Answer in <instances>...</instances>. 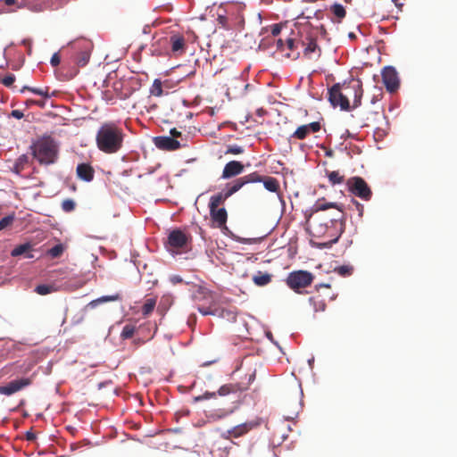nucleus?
<instances>
[{
	"label": "nucleus",
	"mask_w": 457,
	"mask_h": 457,
	"mask_svg": "<svg viewBox=\"0 0 457 457\" xmlns=\"http://www.w3.org/2000/svg\"><path fill=\"white\" fill-rule=\"evenodd\" d=\"M170 56H181L187 49V42L183 35L170 33L169 35Z\"/></svg>",
	"instance_id": "1a4fd4ad"
},
{
	"label": "nucleus",
	"mask_w": 457,
	"mask_h": 457,
	"mask_svg": "<svg viewBox=\"0 0 457 457\" xmlns=\"http://www.w3.org/2000/svg\"><path fill=\"white\" fill-rule=\"evenodd\" d=\"M320 123L319 121H313L309 124L299 126L296 130L292 134L291 137L303 140L310 133H316L320 130Z\"/></svg>",
	"instance_id": "4468645a"
},
{
	"label": "nucleus",
	"mask_w": 457,
	"mask_h": 457,
	"mask_svg": "<svg viewBox=\"0 0 457 457\" xmlns=\"http://www.w3.org/2000/svg\"><path fill=\"white\" fill-rule=\"evenodd\" d=\"M217 393L215 392H205L204 395H199L195 398L196 401H203V400H208L211 398H215Z\"/></svg>",
	"instance_id": "09e8293b"
},
{
	"label": "nucleus",
	"mask_w": 457,
	"mask_h": 457,
	"mask_svg": "<svg viewBox=\"0 0 457 457\" xmlns=\"http://www.w3.org/2000/svg\"><path fill=\"white\" fill-rule=\"evenodd\" d=\"M314 212H323L316 215L312 220H307L312 236L326 237L330 243L337 242L345 228L343 210L336 203L321 204L318 201Z\"/></svg>",
	"instance_id": "f257e3e1"
},
{
	"label": "nucleus",
	"mask_w": 457,
	"mask_h": 457,
	"mask_svg": "<svg viewBox=\"0 0 457 457\" xmlns=\"http://www.w3.org/2000/svg\"><path fill=\"white\" fill-rule=\"evenodd\" d=\"M25 90H29L36 95H38V96H41L45 98H49L51 97V95L49 94V87H28V86H25L21 91L23 92Z\"/></svg>",
	"instance_id": "c85d7f7f"
},
{
	"label": "nucleus",
	"mask_w": 457,
	"mask_h": 457,
	"mask_svg": "<svg viewBox=\"0 0 457 457\" xmlns=\"http://www.w3.org/2000/svg\"><path fill=\"white\" fill-rule=\"evenodd\" d=\"M124 137V130L117 122L105 121L96 131V144L101 152L112 154L121 150Z\"/></svg>",
	"instance_id": "f03ea898"
},
{
	"label": "nucleus",
	"mask_w": 457,
	"mask_h": 457,
	"mask_svg": "<svg viewBox=\"0 0 457 457\" xmlns=\"http://www.w3.org/2000/svg\"><path fill=\"white\" fill-rule=\"evenodd\" d=\"M352 88L354 91V99L353 102V108H357L358 106L361 105V97H362L361 85L359 82H357L355 85H353L352 87Z\"/></svg>",
	"instance_id": "c756f323"
},
{
	"label": "nucleus",
	"mask_w": 457,
	"mask_h": 457,
	"mask_svg": "<svg viewBox=\"0 0 457 457\" xmlns=\"http://www.w3.org/2000/svg\"><path fill=\"white\" fill-rule=\"evenodd\" d=\"M64 251V247L62 245L58 244L53 246L51 249L48 250V253L53 258H58L60 257Z\"/></svg>",
	"instance_id": "ea45409f"
},
{
	"label": "nucleus",
	"mask_w": 457,
	"mask_h": 457,
	"mask_svg": "<svg viewBox=\"0 0 457 457\" xmlns=\"http://www.w3.org/2000/svg\"><path fill=\"white\" fill-rule=\"evenodd\" d=\"M259 425L260 423L257 421H247L237 426H235L234 428L224 433L222 436L225 439H229L230 437L238 438L247 434L250 430L257 428Z\"/></svg>",
	"instance_id": "f8f14e48"
},
{
	"label": "nucleus",
	"mask_w": 457,
	"mask_h": 457,
	"mask_svg": "<svg viewBox=\"0 0 457 457\" xmlns=\"http://www.w3.org/2000/svg\"><path fill=\"white\" fill-rule=\"evenodd\" d=\"M353 204L355 205L356 207V210L358 211L359 212V216L360 217H362L363 215V211H364V207L361 204H360L359 202L353 200Z\"/></svg>",
	"instance_id": "603ef678"
},
{
	"label": "nucleus",
	"mask_w": 457,
	"mask_h": 457,
	"mask_svg": "<svg viewBox=\"0 0 457 457\" xmlns=\"http://www.w3.org/2000/svg\"><path fill=\"white\" fill-rule=\"evenodd\" d=\"M171 137L176 138L181 137V132L177 130V129H170Z\"/></svg>",
	"instance_id": "4d7b16f0"
},
{
	"label": "nucleus",
	"mask_w": 457,
	"mask_h": 457,
	"mask_svg": "<svg viewBox=\"0 0 457 457\" xmlns=\"http://www.w3.org/2000/svg\"><path fill=\"white\" fill-rule=\"evenodd\" d=\"M247 390V386H242L241 383H228L221 386L217 394L220 396L228 395H239L242 392Z\"/></svg>",
	"instance_id": "f3484780"
},
{
	"label": "nucleus",
	"mask_w": 457,
	"mask_h": 457,
	"mask_svg": "<svg viewBox=\"0 0 457 457\" xmlns=\"http://www.w3.org/2000/svg\"><path fill=\"white\" fill-rule=\"evenodd\" d=\"M254 378H255V372H253V374H251V375L249 376L248 383H247V384H245V386H247V387H248V386H249V384H250V383L254 379Z\"/></svg>",
	"instance_id": "052dcab7"
},
{
	"label": "nucleus",
	"mask_w": 457,
	"mask_h": 457,
	"mask_svg": "<svg viewBox=\"0 0 457 457\" xmlns=\"http://www.w3.org/2000/svg\"><path fill=\"white\" fill-rule=\"evenodd\" d=\"M210 295V291L204 287L199 285L193 286L192 297L195 301H200L207 298Z\"/></svg>",
	"instance_id": "a878e982"
},
{
	"label": "nucleus",
	"mask_w": 457,
	"mask_h": 457,
	"mask_svg": "<svg viewBox=\"0 0 457 457\" xmlns=\"http://www.w3.org/2000/svg\"><path fill=\"white\" fill-rule=\"evenodd\" d=\"M13 220H14V216L13 215H8V216H5L4 218H3L0 220V230H3L5 228H7L10 225H12Z\"/></svg>",
	"instance_id": "c03bdc74"
},
{
	"label": "nucleus",
	"mask_w": 457,
	"mask_h": 457,
	"mask_svg": "<svg viewBox=\"0 0 457 457\" xmlns=\"http://www.w3.org/2000/svg\"><path fill=\"white\" fill-rule=\"evenodd\" d=\"M314 276L307 270L292 271L287 278V285L296 293H302V289L309 287L313 281Z\"/></svg>",
	"instance_id": "39448f33"
},
{
	"label": "nucleus",
	"mask_w": 457,
	"mask_h": 457,
	"mask_svg": "<svg viewBox=\"0 0 457 457\" xmlns=\"http://www.w3.org/2000/svg\"><path fill=\"white\" fill-rule=\"evenodd\" d=\"M156 305V299L148 298L145 300L142 306V313L144 316H148L154 309Z\"/></svg>",
	"instance_id": "7c9ffc66"
},
{
	"label": "nucleus",
	"mask_w": 457,
	"mask_h": 457,
	"mask_svg": "<svg viewBox=\"0 0 457 457\" xmlns=\"http://www.w3.org/2000/svg\"><path fill=\"white\" fill-rule=\"evenodd\" d=\"M35 103H36V101H35V100H28V101H27V104H28V105H29V104H35Z\"/></svg>",
	"instance_id": "e2e57ef3"
},
{
	"label": "nucleus",
	"mask_w": 457,
	"mask_h": 457,
	"mask_svg": "<svg viewBox=\"0 0 457 457\" xmlns=\"http://www.w3.org/2000/svg\"><path fill=\"white\" fill-rule=\"evenodd\" d=\"M12 116L16 118V119H21L24 115H23V112L20 110H13L12 112Z\"/></svg>",
	"instance_id": "6e6d98bb"
},
{
	"label": "nucleus",
	"mask_w": 457,
	"mask_h": 457,
	"mask_svg": "<svg viewBox=\"0 0 457 457\" xmlns=\"http://www.w3.org/2000/svg\"><path fill=\"white\" fill-rule=\"evenodd\" d=\"M244 153V148L237 145H228L225 154H241Z\"/></svg>",
	"instance_id": "37998d69"
},
{
	"label": "nucleus",
	"mask_w": 457,
	"mask_h": 457,
	"mask_svg": "<svg viewBox=\"0 0 457 457\" xmlns=\"http://www.w3.org/2000/svg\"><path fill=\"white\" fill-rule=\"evenodd\" d=\"M198 311L203 315H214V316H216V314H218V312H220V309L219 308H215V309L212 310L211 307H199Z\"/></svg>",
	"instance_id": "49530a36"
},
{
	"label": "nucleus",
	"mask_w": 457,
	"mask_h": 457,
	"mask_svg": "<svg viewBox=\"0 0 457 457\" xmlns=\"http://www.w3.org/2000/svg\"><path fill=\"white\" fill-rule=\"evenodd\" d=\"M31 383L32 379L30 378H22L12 380L6 385L0 386V394L4 395H12L30 386Z\"/></svg>",
	"instance_id": "9b49d317"
},
{
	"label": "nucleus",
	"mask_w": 457,
	"mask_h": 457,
	"mask_svg": "<svg viewBox=\"0 0 457 457\" xmlns=\"http://www.w3.org/2000/svg\"><path fill=\"white\" fill-rule=\"evenodd\" d=\"M296 48L295 42L293 38H287L286 40V50H288L289 52H287L285 54V56L287 58L296 59L299 56V53H295L294 50Z\"/></svg>",
	"instance_id": "cd10ccee"
},
{
	"label": "nucleus",
	"mask_w": 457,
	"mask_h": 457,
	"mask_svg": "<svg viewBox=\"0 0 457 457\" xmlns=\"http://www.w3.org/2000/svg\"><path fill=\"white\" fill-rule=\"evenodd\" d=\"M317 49L320 51L316 39L308 38V42H307L306 46L303 51L304 54L309 55V54L314 53Z\"/></svg>",
	"instance_id": "4c0bfd02"
},
{
	"label": "nucleus",
	"mask_w": 457,
	"mask_h": 457,
	"mask_svg": "<svg viewBox=\"0 0 457 457\" xmlns=\"http://www.w3.org/2000/svg\"><path fill=\"white\" fill-rule=\"evenodd\" d=\"M55 289L53 286H49V285H38L37 286L35 291L38 294V295H47V294H50L52 292H54Z\"/></svg>",
	"instance_id": "a19ab883"
},
{
	"label": "nucleus",
	"mask_w": 457,
	"mask_h": 457,
	"mask_svg": "<svg viewBox=\"0 0 457 457\" xmlns=\"http://www.w3.org/2000/svg\"><path fill=\"white\" fill-rule=\"evenodd\" d=\"M272 275L268 272L258 271L253 277V282L257 287H265L271 282Z\"/></svg>",
	"instance_id": "b1692460"
},
{
	"label": "nucleus",
	"mask_w": 457,
	"mask_h": 457,
	"mask_svg": "<svg viewBox=\"0 0 457 457\" xmlns=\"http://www.w3.org/2000/svg\"><path fill=\"white\" fill-rule=\"evenodd\" d=\"M76 204L72 199H65L62 203V208L66 212H71L75 209Z\"/></svg>",
	"instance_id": "79ce46f5"
},
{
	"label": "nucleus",
	"mask_w": 457,
	"mask_h": 457,
	"mask_svg": "<svg viewBox=\"0 0 457 457\" xmlns=\"http://www.w3.org/2000/svg\"><path fill=\"white\" fill-rule=\"evenodd\" d=\"M188 237L180 229L172 230L168 236V245L173 249H181L187 245Z\"/></svg>",
	"instance_id": "ddd939ff"
},
{
	"label": "nucleus",
	"mask_w": 457,
	"mask_h": 457,
	"mask_svg": "<svg viewBox=\"0 0 457 457\" xmlns=\"http://www.w3.org/2000/svg\"><path fill=\"white\" fill-rule=\"evenodd\" d=\"M30 150L33 157L40 164H52L55 162L58 156V145L50 136H43L33 142Z\"/></svg>",
	"instance_id": "7ed1b4c3"
},
{
	"label": "nucleus",
	"mask_w": 457,
	"mask_h": 457,
	"mask_svg": "<svg viewBox=\"0 0 457 457\" xmlns=\"http://www.w3.org/2000/svg\"><path fill=\"white\" fill-rule=\"evenodd\" d=\"M327 155L328 156H332L333 155V152L331 150L327 152Z\"/></svg>",
	"instance_id": "69168bd1"
},
{
	"label": "nucleus",
	"mask_w": 457,
	"mask_h": 457,
	"mask_svg": "<svg viewBox=\"0 0 457 457\" xmlns=\"http://www.w3.org/2000/svg\"><path fill=\"white\" fill-rule=\"evenodd\" d=\"M381 75L383 83L388 92L393 93L399 88L400 80L398 78L397 71L394 67H385L382 71Z\"/></svg>",
	"instance_id": "9d476101"
},
{
	"label": "nucleus",
	"mask_w": 457,
	"mask_h": 457,
	"mask_svg": "<svg viewBox=\"0 0 457 457\" xmlns=\"http://www.w3.org/2000/svg\"><path fill=\"white\" fill-rule=\"evenodd\" d=\"M153 53L158 56H170L169 36L158 38L152 46Z\"/></svg>",
	"instance_id": "412c9836"
},
{
	"label": "nucleus",
	"mask_w": 457,
	"mask_h": 457,
	"mask_svg": "<svg viewBox=\"0 0 457 457\" xmlns=\"http://www.w3.org/2000/svg\"><path fill=\"white\" fill-rule=\"evenodd\" d=\"M216 316L227 319L228 320L230 321H235L237 318L236 312L232 310L228 309H220V312H218V314H216Z\"/></svg>",
	"instance_id": "e433bc0d"
},
{
	"label": "nucleus",
	"mask_w": 457,
	"mask_h": 457,
	"mask_svg": "<svg viewBox=\"0 0 457 457\" xmlns=\"http://www.w3.org/2000/svg\"><path fill=\"white\" fill-rule=\"evenodd\" d=\"M228 196L225 193H219L217 195H212L210 198L209 202V209H218L219 205L221 204Z\"/></svg>",
	"instance_id": "bb28decb"
},
{
	"label": "nucleus",
	"mask_w": 457,
	"mask_h": 457,
	"mask_svg": "<svg viewBox=\"0 0 457 457\" xmlns=\"http://www.w3.org/2000/svg\"><path fill=\"white\" fill-rule=\"evenodd\" d=\"M1 81L5 87H11L15 81V76L12 73H9L4 78H3Z\"/></svg>",
	"instance_id": "de8ad7c7"
},
{
	"label": "nucleus",
	"mask_w": 457,
	"mask_h": 457,
	"mask_svg": "<svg viewBox=\"0 0 457 457\" xmlns=\"http://www.w3.org/2000/svg\"><path fill=\"white\" fill-rule=\"evenodd\" d=\"M341 88L342 86L339 83L334 84L328 89V101L334 107L339 106L343 111H349L351 109L350 102Z\"/></svg>",
	"instance_id": "0eeeda50"
},
{
	"label": "nucleus",
	"mask_w": 457,
	"mask_h": 457,
	"mask_svg": "<svg viewBox=\"0 0 457 457\" xmlns=\"http://www.w3.org/2000/svg\"><path fill=\"white\" fill-rule=\"evenodd\" d=\"M155 145L158 148L168 151L178 150L181 146V144L178 140L170 137H155Z\"/></svg>",
	"instance_id": "6ab92c4d"
},
{
	"label": "nucleus",
	"mask_w": 457,
	"mask_h": 457,
	"mask_svg": "<svg viewBox=\"0 0 457 457\" xmlns=\"http://www.w3.org/2000/svg\"><path fill=\"white\" fill-rule=\"evenodd\" d=\"M349 37L350 38H355L354 33H353V32L349 33Z\"/></svg>",
	"instance_id": "0e129e2a"
},
{
	"label": "nucleus",
	"mask_w": 457,
	"mask_h": 457,
	"mask_svg": "<svg viewBox=\"0 0 457 457\" xmlns=\"http://www.w3.org/2000/svg\"><path fill=\"white\" fill-rule=\"evenodd\" d=\"M276 46H277V50H278L282 53L286 51V41H283L282 39H278L276 42Z\"/></svg>",
	"instance_id": "3c124183"
},
{
	"label": "nucleus",
	"mask_w": 457,
	"mask_h": 457,
	"mask_svg": "<svg viewBox=\"0 0 457 457\" xmlns=\"http://www.w3.org/2000/svg\"><path fill=\"white\" fill-rule=\"evenodd\" d=\"M331 11L334 13V15L338 18V21L344 19L346 15L345 7L340 4H334L331 6Z\"/></svg>",
	"instance_id": "72a5a7b5"
},
{
	"label": "nucleus",
	"mask_w": 457,
	"mask_h": 457,
	"mask_svg": "<svg viewBox=\"0 0 457 457\" xmlns=\"http://www.w3.org/2000/svg\"><path fill=\"white\" fill-rule=\"evenodd\" d=\"M32 245L29 243L22 244L17 245L14 249L12 250L11 255L13 257L20 256L28 251L31 250Z\"/></svg>",
	"instance_id": "2f4dec72"
},
{
	"label": "nucleus",
	"mask_w": 457,
	"mask_h": 457,
	"mask_svg": "<svg viewBox=\"0 0 457 457\" xmlns=\"http://www.w3.org/2000/svg\"><path fill=\"white\" fill-rule=\"evenodd\" d=\"M3 2L8 5V6H11V5H13L16 4V0H3Z\"/></svg>",
	"instance_id": "bf43d9fd"
},
{
	"label": "nucleus",
	"mask_w": 457,
	"mask_h": 457,
	"mask_svg": "<svg viewBox=\"0 0 457 457\" xmlns=\"http://www.w3.org/2000/svg\"><path fill=\"white\" fill-rule=\"evenodd\" d=\"M238 241H239V242L245 243V242H247L248 240H247V239H239Z\"/></svg>",
	"instance_id": "338daca9"
},
{
	"label": "nucleus",
	"mask_w": 457,
	"mask_h": 457,
	"mask_svg": "<svg viewBox=\"0 0 457 457\" xmlns=\"http://www.w3.org/2000/svg\"><path fill=\"white\" fill-rule=\"evenodd\" d=\"M281 31V28L279 27V25L278 24H275L272 26V29H271V34L273 36H278Z\"/></svg>",
	"instance_id": "5fc2aeb1"
},
{
	"label": "nucleus",
	"mask_w": 457,
	"mask_h": 457,
	"mask_svg": "<svg viewBox=\"0 0 457 457\" xmlns=\"http://www.w3.org/2000/svg\"><path fill=\"white\" fill-rule=\"evenodd\" d=\"M346 186L349 192L355 196L364 200L370 201L372 196V191L367 182L361 177H352L347 179Z\"/></svg>",
	"instance_id": "423d86ee"
},
{
	"label": "nucleus",
	"mask_w": 457,
	"mask_h": 457,
	"mask_svg": "<svg viewBox=\"0 0 457 457\" xmlns=\"http://www.w3.org/2000/svg\"><path fill=\"white\" fill-rule=\"evenodd\" d=\"M136 331V327L131 324H127L123 327L122 331L120 333V337L122 339H129L134 336Z\"/></svg>",
	"instance_id": "c9c22d12"
},
{
	"label": "nucleus",
	"mask_w": 457,
	"mask_h": 457,
	"mask_svg": "<svg viewBox=\"0 0 457 457\" xmlns=\"http://www.w3.org/2000/svg\"><path fill=\"white\" fill-rule=\"evenodd\" d=\"M77 176L87 182H90L94 179L95 170L89 163H79L76 169Z\"/></svg>",
	"instance_id": "4be33fe9"
},
{
	"label": "nucleus",
	"mask_w": 457,
	"mask_h": 457,
	"mask_svg": "<svg viewBox=\"0 0 457 457\" xmlns=\"http://www.w3.org/2000/svg\"><path fill=\"white\" fill-rule=\"evenodd\" d=\"M170 281L173 284V285H176V284H179V283H182L183 282V279L179 275H173L170 277Z\"/></svg>",
	"instance_id": "864d4df0"
},
{
	"label": "nucleus",
	"mask_w": 457,
	"mask_h": 457,
	"mask_svg": "<svg viewBox=\"0 0 457 457\" xmlns=\"http://www.w3.org/2000/svg\"><path fill=\"white\" fill-rule=\"evenodd\" d=\"M35 104H37L39 106H44V102H42V101H36Z\"/></svg>",
	"instance_id": "680f3d73"
},
{
	"label": "nucleus",
	"mask_w": 457,
	"mask_h": 457,
	"mask_svg": "<svg viewBox=\"0 0 457 457\" xmlns=\"http://www.w3.org/2000/svg\"><path fill=\"white\" fill-rule=\"evenodd\" d=\"M335 271L342 277L352 275L353 268L350 265H342L335 269Z\"/></svg>",
	"instance_id": "58836bf2"
},
{
	"label": "nucleus",
	"mask_w": 457,
	"mask_h": 457,
	"mask_svg": "<svg viewBox=\"0 0 457 457\" xmlns=\"http://www.w3.org/2000/svg\"><path fill=\"white\" fill-rule=\"evenodd\" d=\"M257 179V177L253 176L252 173L241 177L232 182V184L228 187L226 194L228 197H230L232 195L241 189L245 185L248 183H253V180Z\"/></svg>",
	"instance_id": "dca6fc26"
},
{
	"label": "nucleus",
	"mask_w": 457,
	"mask_h": 457,
	"mask_svg": "<svg viewBox=\"0 0 457 457\" xmlns=\"http://www.w3.org/2000/svg\"><path fill=\"white\" fill-rule=\"evenodd\" d=\"M120 300H121V295H120V294L116 293L114 295H104V296L99 297L96 300H93L87 304V306H89L91 308H95L99 303H106V302H115V301H120Z\"/></svg>",
	"instance_id": "393cba45"
},
{
	"label": "nucleus",
	"mask_w": 457,
	"mask_h": 457,
	"mask_svg": "<svg viewBox=\"0 0 457 457\" xmlns=\"http://www.w3.org/2000/svg\"><path fill=\"white\" fill-rule=\"evenodd\" d=\"M26 439L28 441H34L36 439V435L31 431H28L26 433Z\"/></svg>",
	"instance_id": "13d9d810"
},
{
	"label": "nucleus",
	"mask_w": 457,
	"mask_h": 457,
	"mask_svg": "<svg viewBox=\"0 0 457 457\" xmlns=\"http://www.w3.org/2000/svg\"><path fill=\"white\" fill-rule=\"evenodd\" d=\"M69 46L76 52L74 56L76 64L79 67L86 66L90 60L91 51L94 46L92 41L81 37L71 41Z\"/></svg>",
	"instance_id": "20e7f679"
},
{
	"label": "nucleus",
	"mask_w": 457,
	"mask_h": 457,
	"mask_svg": "<svg viewBox=\"0 0 457 457\" xmlns=\"http://www.w3.org/2000/svg\"><path fill=\"white\" fill-rule=\"evenodd\" d=\"M61 58L57 53L54 54L51 57L50 63L53 67H56L60 64Z\"/></svg>",
	"instance_id": "8fccbe9b"
},
{
	"label": "nucleus",
	"mask_w": 457,
	"mask_h": 457,
	"mask_svg": "<svg viewBox=\"0 0 457 457\" xmlns=\"http://www.w3.org/2000/svg\"><path fill=\"white\" fill-rule=\"evenodd\" d=\"M150 94L154 96H162L163 94L162 91V83L160 79H156L154 80L153 85L150 88Z\"/></svg>",
	"instance_id": "473e14b6"
},
{
	"label": "nucleus",
	"mask_w": 457,
	"mask_h": 457,
	"mask_svg": "<svg viewBox=\"0 0 457 457\" xmlns=\"http://www.w3.org/2000/svg\"><path fill=\"white\" fill-rule=\"evenodd\" d=\"M252 175L256 176L258 179L257 180H253V183L262 182L264 187L268 191L272 192V193L279 192L280 185H279L278 180L276 178L270 177V176H262L256 171L252 172Z\"/></svg>",
	"instance_id": "2eb2a0df"
},
{
	"label": "nucleus",
	"mask_w": 457,
	"mask_h": 457,
	"mask_svg": "<svg viewBox=\"0 0 457 457\" xmlns=\"http://www.w3.org/2000/svg\"><path fill=\"white\" fill-rule=\"evenodd\" d=\"M237 409V406H233L228 409H216L210 412L209 419H211L213 421H218L220 420H222L230 414H232L235 410Z\"/></svg>",
	"instance_id": "5701e85b"
},
{
	"label": "nucleus",
	"mask_w": 457,
	"mask_h": 457,
	"mask_svg": "<svg viewBox=\"0 0 457 457\" xmlns=\"http://www.w3.org/2000/svg\"><path fill=\"white\" fill-rule=\"evenodd\" d=\"M210 216L215 227L226 228L228 212L225 208L210 209Z\"/></svg>",
	"instance_id": "a211bd4d"
},
{
	"label": "nucleus",
	"mask_w": 457,
	"mask_h": 457,
	"mask_svg": "<svg viewBox=\"0 0 457 457\" xmlns=\"http://www.w3.org/2000/svg\"><path fill=\"white\" fill-rule=\"evenodd\" d=\"M328 178L332 185L341 184L344 181V176L337 170L328 172Z\"/></svg>",
	"instance_id": "f704fd0d"
},
{
	"label": "nucleus",
	"mask_w": 457,
	"mask_h": 457,
	"mask_svg": "<svg viewBox=\"0 0 457 457\" xmlns=\"http://www.w3.org/2000/svg\"><path fill=\"white\" fill-rule=\"evenodd\" d=\"M121 86H122L121 82H115L113 84V89L117 92V96L120 99H126L130 96V93L129 92H125V93L119 92Z\"/></svg>",
	"instance_id": "a18cd8bd"
},
{
	"label": "nucleus",
	"mask_w": 457,
	"mask_h": 457,
	"mask_svg": "<svg viewBox=\"0 0 457 457\" xmlns=\"http://www.w3.org/2000/svg\"><path fill=\"white\" fill-rule=\"evenodd\" d=\"M244 165L238 161L228 162L222 171L223 179H229L241 174L244 171Z\"/></svg>",
	"instance_id": "aec40b11"
},
{
	"label": "nucleus",
	"mask_w": 457,
	"mask_h": 457,
	"mask_svg": "<svg viewBox=\"0 0 457 457\" xmlns=\"http://www.w3.org/2000/svg\"><path fill=\"white\" fill-rule=\"evenodd\" d=\"M319 295L310 298L316 312H323L326 309V297L332 301L335 299L334 295H330V286L328 284H320L317 286Z\"/></svg>",
	"instance_id": "6e6552de"
}]
</instances>
